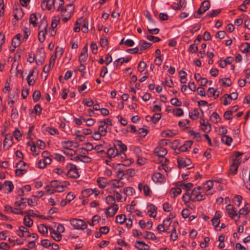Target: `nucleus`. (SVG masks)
I'll return each instance as SVG.
<instances>
[{
    "label": "nucleus",
    "instance_id": "nucleus-1",
    "mask_svg": "<svg viewBox=\"0 0 250 250\" xmlns=\"http://www.w3.org/2000/svg\"><path fill=\"white\" fill-rule=\"evenodd\" d=\"M48 24L45 20H42L41 24L39 26V32L38 34V39L40 42H43L45 40V36L47 32Z\"/></svg>",
    "mask_w": 250,
    "mask_h": 250
},
{
    "label": "nucleus",
    "instance_id": "nucleus-2",
    "mask_svg": "<svg viewBox=\"0 0 250 250\" xmlns=\"http://www.w3.org/2000/svg\"><path fill=\"white\" fill-rule=\"evenodd\" d=\"M201 187L195 188L190 193V199L192 202L201 201L205 199V195L200 193Z\"/></svg>",
    "mask_w": 250,
    "mask_h": 250
},
{
    "label": "nucleus",
    "instance_id": "nucleus-3",
    "mask_svg": "<svg viewBox=\"0 0 250 250\" xmlns=\"http://www.w3.org/2000/svg\"><path fill=\"white\" fill-rule=\"evenodd\" d=\"M70 223L77 229H84L86 228V223L81 219H72L70 220Z\"/></svg>",
    "mask_w": 250,
    "mask_h": 250
},
{
    "label": "nucleus",
    "instance_id": "nucleus-4",
    "mask_svg": "<svg viewBox=\"0 0 250 250\" xmlns=\"http://www.w3.org/2000/svg\"><path fill=\"white\" fill-rule=\"evenodd\" d=\"M69 170L67 173V176L74 179L78 178L80 174L76 166L72 164H69Z\"/></svg>",
    "mask_w": 250,
    "mask_h": 250
},
{
    "label": "nucleus",
    "instance_id": "nucleus-5",
    "mask_svg": "<svg viewBox=\"0 0 250 250\" xmlns=\"http://www.w3.org/2000/svg\"><path fill=\"white\" fill-rule=\"evenodd\" d=\"M13 137L10 134L5 135V139L3 141V149L5 150H8L13 144Z\"/></svg>",
    "mask_w": 250,
    "mask_h": 250
},
{
    "label": "nucleus",
    "instance_id": "nucleus-6",
    "mask_svg": "<svg viewBox=\"0 0 250 250\" xmlns=\"http://www.w3.org/2000/svg\"><path fill=\"white\" fill-rule=\"evenodd\" d=\"M118 206L117 204L110 206L106 208L105 214L107 216L113 217L118 210Z\"/></svg>",
    "mask_w": 250,
    "mask_h": 250
},
{
    "label": "nucleus",
    "instance_id": "nucleus-7",
    "mask_svg": "<svg viewBox=\"0 0 250 250\" xmlns=\"http://www.w3.org/2000/svg\"><path fill=\"white\" fill-rule=\"evenodd\" d=\"M167 153V149L162 146H158L154 150V153L160 158H163Z\"/></svg>",
    "mask_w": 250,
    "mask_h": 250
},
{
    "label": "nucleus",
    "instance_id": "nucleus-8",
    "mask_svg": "<svg viewBox=\"0 0 250 250\" xmlns=\"http://www.w3.org/2000/svg\"><path fill=\"white\" fill-rule=\"evenodd\" d=\"M210 7V1L209 0H205L202 2L200 7L198 10V14H202L209 9Z\"/></svg>",
    "mask_w": 250,
    "mask_h": 250
},
{
    "label": "nucleus",
    "instance_id": "nucleus-9",
    "mask_svg": "<svg viewBox=\"0 0 250 250\" xmlns=\"http://www.w3.org/2000/svg\"><path fill=\"white\" fill-rule=\"evenodd\" d=\"M32 211V210H29L27 211L26 213H27V215L24 216L23 219V223L24 225L28 228L32 227L33 224V220L30 217V212Z\"/></svg>",
    "mask_w": 250,
    "mask_h": 250
},
{
    "label": "nucleus",
    "instance_id": "nucleus-10",
    "mask_svg": "<svg viewBox=\"0 0 250 250\" xmlns=\"http://www.w3.org/2000/svg\"><path fill=\"white\" fill-rule=\"evenodd\" d=\"M75 161H81L84 163H88L91 162V158L86 155H80L75 157L74 158L71 159Z\"/></svg>",
    "mask_w": 250,
    "mask_h": 250
},
{
    "label": "nucleus",
    "instance_id": "nucleus-11",
    "mask_svg": "<svg viewBox=\"0 0 250 250\" xmlns=\"http://www.w3.org/2000/svg\"><path fill=\"white\" fill-rule=\"evenodd\" d=\"M3 188L5 189V192L9 193L12 192L14 188L13 184L10 181H6L3 184Z\"/></svg>",
    "mask_w": 250,
    "mask_h": 250
},
{
    "label": "nucleus",
    "instance_id": "nucleus-12",
    "mask_svg": "<svg viewBox=\"0 0 250 250\" xmlns=\"http://www.w3.org/2000/svg\"><path fill=\"white\" fill-rule=\"evenodd\" d=\"M147 208H149L147 213L150 217L155 218L156 216V211L157 207H156L152 204H149L147 206Z\"/></svg>",
    "mask_w": 250,
    "mask_h": 250
},
{
    "label": "nucleus",
    "instance_id": "nucleus-13",
    "mask_svg": "<svg viewBox=\"0 0 250 250\" xmlns=\"http://www.w3.org/2000/svg\"><path fill=\"white\" fill-rule=\"evenodd\" d=\"M50 231L51 237L56 241H60L62 239V235L60 233H57L53 228L49 227Z\"/></svg>",
    "mask_w": 250,
    "mask_h": 250
},
{
    "label": "nucleus",
    "instance_id": "nucleus-14",
    "mask_svg": "<svg viewBox=\"0 0 250 250\" xmlns=\"http://www.w3.org/2000/svg\"><path fill=\"white\" fill-rule=\"evenodd\" d=\"M135 247L139 250H148L149 246L144 242L137 241Z\"/></svg>",
    "mask_w": 250,
    "mask_h": 250
},
{
    "label": "nucleus",
    "instance_id": "nucleus-15",
    "mask_svg": "<svg viewBox=\"0 0 250 250\" xmlns=\"http://www.w3.org/2000/svg\"><path fill=\"white\" fill-rule=\"evenodd\" d=\"M177 163L179 167L181 168L189 165L191 164V161L190 159H188L187 161H185L183 159V158L178 157L177 158Z\"/></svg>",
    "mask_w": 250,
    "mask_h": 250
},
{
    "label": "nucleus",
    "instance_id": "nucleus-16",
    "mask_svg": "<svg viewBox=\"0 0 250 250\" xmlns=\"http://www.w3.org/2000/svg\"><path fill=\"white\" fill-rule=\"evenodd\" d=\"M227 210L228 211V214L229 217L231 219H233L235 216L237 215L236 211L234 207H231V205H228L226 207Z\"/></svg>",
    "mask_w": 250,
    "mask_h": 250
},
{
    "label": "nucleus",
    "instance_id": "nucleus-17",
    "mask_svg": "<svg viewBox=\"0 0 250 250\" xmlns=\"http://www.w3.org/2000/svg\"><path fill=\"white\" fill-rule=\"evenodd\" d=\"M151 45L152 43L148 42L145 41H141L140 42V49H139V54H142L143 50L148 48L151 46Z\"/></svg>",
    "mask_w": 250,
    "mask_h": 250
},
{
    "label": "nucleus",
    "instance_id": "nucleus-18",
    "mask_svg": "<svg viewBox=\"0 0 250 250\" xmlns=\"http://www.w3.org/2000/svg\"><path fill=\"white\" fill-rule=\"evenodd\" d=\"M106 154L109 158H111L118 156L119 154V151L116 148L110 147L107 150Z\"/></svg>",
    "mask_w": 250,
    "mask_h": 250
},
{
    "label": "nucleus",
    "instance_id": "nucleus-19",
    "mask_svg": "<svg viewBox=\"0 0 250 250\" xmlns=\"http://www.w3.org/2000/svg\"><path fill=\"white\" fill-rule=\"evenodd\" d=\"M21 38V35L18 34L13 38L11 44L14 48H16L20 45Z\"/></svg>",
    "mask_w": 250,
    "mask_h": 250
},
{
    "label": "nucleus",
    "instance_id": "nucleus-20",
    "mask_svg": "<svg viewBox=\"0 0 250 250\" xmlns=\"http://www.w3.org/2000/svg\"><path fill=\"white\" fill-rule=\"evenodd\" d=\"M98 186L102 188H104L107 185V182L106 178L103 177H99L97 180Z\"/></svg>",
    "mask_w": 250,
    "mask_h": 250
},
{
    "label": "nucleus",
    "instance_id": "nucleus-21",
    "mask_svg": "<svg viewBox=\"0 0 250 250\" xmlns=\"http://www.w3.org/2000/svg\"><path fill=\"white\" fill-rule=\"evenodd\" d=\"M114 146H118L120 149V151L125 152L127 150L126 146L123 144L122 141L120 140H115Z\"/></svg>",
    "mask_w": 250,
    "mask_h": 250
},
{
    "label": "nucleus",
    "instance_id": "nucleus-22",
    "mask_svg": "<svg viewBox=\"0 0 250 250\" xmlns=\"http://www.w3.org/2000/svg\"><path fill=\"white\" fill-rule=\"evenodd\" d=\"M192 144L193 142L191 141H186L184 144H183L180 146L181 150L183 152L188 151V149H189L191 147Z\"/></svg>",
    "mask_w": 250,
    "mask_h": 250
},
{
    "label": "nucleus",
    "instance_id": "nucleus-23",
    "mask_svg": "<svg viewBox=\"0 0 250 250\" xmlns=\"http://www.w3.org/2000/svg\"><path fill=\"white\" fill-rule=\"evenodd\" d=\"M240 50L242 52L247 53L250 52V43H242L240 45Z\"/></svg>",
    "mask_w": 250,
    "mask_h": 250
},
{
    "label": "nucleus",
    "instance_id": "nucleus-24",
    "mask_svg": "<svg viewBox=\"0 0 250 250\" xmlns=\"http://www.w3.org/2000/svg\"><path fill=\"white\" fill-rule=\"evenodd\" d=\"M248 206V203L245 204L244 207L239 210V218H240V215H246L250 212V210Z\"/></svg>",
    "mask_w": 250,
    "mask_h": 250
},
{
    "label": "nucleus",
    "instance_id": "nucleus-25",
    "mask_svg": "<svg viewBox=\"0 0 250 250\" xmlns=\"http://www.w3.org/2000/svg\"><path fill=\"white\" fill-rule=\"evenodd\" d=\"M74 10V6L73 4L70 3L66 5L64 8V12L67 14H70V15H71L73 14Z\"/></svg>",
    "mask_w": 250,
    "mask_h": 250
},
{
    "label": "nucleus",
    "instance_id": "nucleus-26",
    "mask_svg": "<svg viewBox=\"0 0 250 250\" xmlns=\"http://www.w3.org/2000/svg\"><path fill=\"white\" fill-rule=\"evenodd\" d=\"M120 180L121 179H115L112 180V187L113 188H120L123 187L124 186V183L123 182H121Z\"/></svg>",
    "mask_w": 250,
    "mask_h": 250
},
{
    "label": "nucleus",
    "instance_id": "nucleus-27",
    "mask_svg": "<svg viewBox=\"0 0 250 250\" xmlns=\"http://www.w3.org/2000/svg\"><path fill=\"white\" fill-rule=\"evenodd\" d=\"M200 113L198 109H195L192 112H189V117L192 120L197 119Z\"/></svg>",
    "mask_w": 250,
    "mask_h": 250
},
{
    "label": "nucleus",
    "instance_id": "nucleus-28",
    "mask_svg": "<svg viewBox=\"0 0 250 250\" xmlns=\"http://www.w3.org/2000/svg\"><path fill=\"white\" fill-rule=\"evenodd\" d=\"M37 17L36 14L35 13L31 14L29 18V22L30 24H33L34 27L37 26Z\"/></svg>",
    "mask_w": 250,
    "mask_h": 250
},
{
    "label": "nucleus",
    "instance_id": "nucleus-29",
    "mask_svg": "<svg viewBox=\"0 0 250 250\" xmlns=\"http://www.w3.org/2000/svg\"><path fill=\"white\" fill-rule=\"evenodd\" d=\"M145 238L146 239H150V240H157L158 241L159 240L158 238L156 237L155 235L153 232L146 231H145Z\"/></svg>",
    "mask_w": 250,
    "mask_h": 250
},
{
    "label": "nucleus",
    "instance_id": "nucleus-30",
    "mask_svg": "<svg viewBox=\"0 0 250 250\" xmlns=\"http://www.w3.org/2000/svg\"><path fill=\"white\" fill-rule=\"evenodd\" d=\"M135 192V191L134 189L132 187H128L124 189V193L126 196H132Z\"/></svg>",
    "mask_w": 250,
    "mask_h": 250
},
{
    "label": "nucleus",
    "instance_id": "nucleus-31",
    "mask_svg": "<svg viewBox=\"0 0 250 250\" xmlns=\"http://www.w3.org/2000/svg\"><path fill=\"white\" fill-rule=\"evenodd\" d=\"M221 141L222 143L225 144L229 146L232 141V139L231 137L227 135H223L222 137Z\"/></svg>",
    "mask_w": 250,
    "mask_h": 250
},
{
    "label": "nucleus",
    "instance_id": "nucleus-32",
    "mask_svg": "<svg viewBox=\"0 0 250 250\" xmlns=\"http://www.w3.org/2000/svg\"><path fill=\"white\" fill-rule=\"evenodd\" d=\"M126 220V216L125 214L118 215L116 217V222L120 224H123Z\"/></svg>",
    "mask_w": 250,
    "mask_h": 250
},
{
    "label": "nucleus",
    "instance_id": "nucleus-33",
    "mask_svg": "<svg viewBox=\"0 0 250 250\" xmlns=\"http://www.w3.org/2000/svg\"><path fill=\"white\" fill-rule=\"evenodd\" d=\"M182 192V189L180 188H173L171 189L170 193L173 194V198L176 197L178 195L180 194Z\"/></svg>",
    "mask_w": 250,
    "mask_h": 250
},
{
    "label": "nucleus",
    "instance_id": "nucleus-34",
    "mask_svg": "<svg viewBox=\"0 0 250 250\" xmlns=\"http://www.w3.org/2000/svg\"><path fill=\"white\" fill-rule=\"evenodd\" d=\"M189 134L190 135L193 136L194 138L196 139V141L197 142L201 141V140H202V137H201L200 133L196 132H195L194 131H193V130H190L189 132Z\"/></svg>",
    "mask_w": 250,
    "mask_h": 250
},
{
    "label": "nucleus",
    "instance_id": "nucleus-35",
    "mask_svg": "<svg viewBox=\"0 0 250 250\" xmlns=\"http://www.w3.org/2000/svg\"><path fill=\"white\" fill-rule=\"evenodd\" d=\"M38 231L43 235L46 234L48 233V229L44 224H42L41 226H38Z\"/></svg>",
    "mask_w": 250,
    "mask_h": 250
},
{
    "label": "nucleus",
    "instance_id": "nucleus-36",
    "mask_svg": "<svg viewBox=\"0 0 250 250\" xmlns=\"http://www.w3.org/2000/svg\"><path fill=\"white\" fill-rule=\"evenodd\" d=\"M242 197L239 195H235L233 199V202L235 205L239 207L242 202Z\"/></svg>",
    "mask_w": 250,
    "mask_h": 250
},
{
    "label": "nucleus",
    "instance_id": "nucleus-37",
    "mask_svg": "<svg viewBox=\"0 0 250 250\" xmlns=\"http://www.w3.org/2000/svg\"><path fill=\"white\" fill-rule=\"evenodd\" d=\"M40 58L37 59L35 58V60L37 65H41L42 64L43 61L45 59V53L44 52H40Z\"/></svg>",
    "mask_w": 250,
    "mask_h": 250
},
{
    "label": "nucleus",
    "instance_id": "nucleus-38",
    "mask_svg": "<svg viewBox=\"0 0 250 250\" xmlns=\"http://www.w3.org/2000/svg\"><path fill=\"white\" fill-rule=\"evenodd\" d=\"M41 94L40 90H35L33 94V100L34 102H38L41 98Z\"/></svg>",
    "mask_w": 250,
    "mask_h": 250
},
{
    "label": "nucleus",
    "instance_id": "nucleus-39",
    "mask_svg": "<svg viewBox=\"0 0 250 250\" xmlns=\"http://www.w3.org/2000/svg\"><path fill=\"white\" fill-rule=\"evenodd\" d=\"M179 74L180 75V77L181 78L180 83H186V81H187V78H186V76L187 75V73L185 71L181 70L179 72Z\"/></svg>",
    "mask_w": 250,
    "mask_h": 250
},
{
    "label": "nucleus",
    "instance_id": "nucleus-40",
    "mask_svg": "<svg viewBox=\"0 0 250 250\" xmlns=\"http://www.w3.org/2000/svg\"><path fill=\"white\" fill-rule=\"evenodd\" d=\"M155 178L157 181L160 183H163L165 180V176L160 172H156L154 174Z\"/></svg>",
    "mask_w": 250,
    "mask_h": 250
},
{
    "label": "nucleus",
    "instance_id": "nucleus-41",
    "mask_svg": "<svg viewBox=\"0 0 250 250\" xmlns=\"http://www.w3.org/2000/svg\"><path fill=\"white\" fill-rule=\"evenodd\" d=\"M170 103L172 105L176 106H180L182 105V102L177 98H172L170 100Z\"/></svg>",
    "mask_w": 250,
    "mask_h": 250
},
{
    "label": "nucleus",
    "instance_id": "nucleus-42",
    "mask_svg": "<svg viewBox=\"0 0 250 250\" xmlns=\"http://www.w3.org/2000/svg\"><path fill=\"white\" fill-rule=\"evenodd\" d=\"M105 201L107 204H110L111 206L114 205V204H116L115 203V199L114 197L111 195H108L106 197L105 199Z\"/></svg>",
    "mask_w": 250,
    "mask_h": 250
},
{
    "label": "nucleus",
    "instance_id": "nucleus-43",
    "mask_svg": "<svg viewBox=\"0 0 250 250\" xmlns=\"http://www.w3.org/2000/svg\"><path fill=\"white\" fill-rule=\"evenodd\" d=\"M238 167V166L236 165L235 163H231L229 168L230 173L233 175L235 174L237 172Z\"/></svg>",
    "mask_w": 250,
    "mask_h": 250
},
{
    "label": "nucleus",
    "instance_id": "nucleus-44",
    "mask_svg": "<svg viewBox=\"0 0 250 250\" xmlns=\"http://www.w3.org/2000/svg\"><path fill=\"white\" fill-rule=\"evenodd\" d=\"M172 112L174 115L177 117L181 116L184 114L183 110L181 108H177L173 109Z\"/></svg>",
    "mask_w": 250,
    "mask_h": 250
},
{
    "label": "nucleus",
    "instance_id": "nucleus-45",
    "mask_svg": "<svg viewBox=\"0 0 250 250\" xmlns=\"http://www.w3.org/2000/svg\"><path fill=\"white\" fill-rule=\"evenodd\" d=\"M88 54L81 53L80 54L79 57V62L80 63L85 62L87 59Z\"/></svg>",
    "mask_w": 250,
    "mask_h": 250
},
{
    "label": "nucleus",
    "instance_id": "nucleus-46",
    "mask_svg": "<svg viewBox=\"0 0 250 250\" xmlns=\"http://www.w3.org/2000/svg\"><path fill=\"white\" fill-rule=\"evenodd\" d=\"M146 64L144 61H141L138 66V71L140 72H142L145 70L146 68Z\"/></svg>",
    "mask_w": 250,
    "mask_h": 250
},
{
    "label": "nucleus",
    "instance_id": "nucleus-47",
    "mask_svg": "<svg viewBox=\"0 0 250 250\" xmlns=\"http://www.w3.org/2000/svg\"><path fill=\"white\" fill-rule=\"evenodd\" d=\"M82 193L84 197H88L93 194V191L91 188H87L83 190Z\"/></svg>",
    "mask_w": 250,
    "mask_h": 250
},
{
    "label": "nucleus",
    "instance_id": "nucleus-48",
    "mask_svg": "<svg viewBox=\"0 0 250 250\" xmlns=\"http://www.w3.org/2000/svg\"><path fill=\"white\" fill-rule=\"evenodd\" d=\"M233 111L231 110L226 111L224 114V117L226 120H230L232 118Z\"/></svg>",
    "mask_w": 250,
    "mask_h": 250
},
{
    "label": "nucleus",
    "instance_id": "nucleus-49",
    "mask_svg": "<svg viewBox=\"0 0 250 250\" xmlns=\"http://www.w3.org/2000/svg\"><path fill=\"white\" fill-rule=\"evenodd\" d=\"M176 216V214L175 213H170L168 216V217L165 219L164 221H163V223H166V222H168V226L170 225L171 223V220L172 219L175 218Z\"/></svg>",
    "mask_w": 250,
    "mask_h": 250
},
{
    "label": "nucleus",
    "instance_id": "nucleus-50",
    "mask_svg": "<svg viewBox=\"0 0 250 250\" xmlns=\"http://www.w3.org/2000/svg\"><path fill=\"white\" fill-rule=\"evenodd\" d=\"M163 209L166 212H169L172 209V207L167 202H165L163 205Z\"/></svg>",
    "mask_w": 250,
    "mask_h": 250
},
{
    "label": "nucleus",
    "instance_id": "nucleus-51",
    "mask_svg": "<svg viewBox=\"0 0 250 250\" xmlns=\"http://www.w3.org/2000/svg\"><path fill=\"white\" fill-rule=\"evenodd\" d=\"M221 11V9L217 10H213L211 12L208 14L207 16L210 18L216 17Z\"/></svg>",
    "mask_w": 250,
    "mask_h": 250
},
{
    "label": "nucleus",
    "instance_id": "nucleus-52",
    "mask_svg": "<svg viewBox=\"0 0 250 250\" xmlns=\"http://www.w3.org/2000/svg\"><path fill=\"white\" fill-rule=\"evenodd\" d=\"M51 186L53 189H56L60 188L61 186V182L58 180H53L50 182Z\"/></svg>",
    "mask_w": 250,
    "mask_h": 250
},
{
    "label": "nucleus",
    "instance_id": "nucleus-53",
    "mask_svg": "<svg viewBox=\"0 0 250 250\" xmlns=\"http://www.w3.org/2000/svg\"><path fill=\"white\" fill-rule=\"evenodd\" d=\"M186 4L185 3L184 0H180L177 6H173L172 8L174 10H181L183 7H185Z\"/></svg>",
    "mask_w": 250,
    "mask_h": 250
},
{
    "label": "nucleus",
    "instance_id": "nucleus-54",
    "mask_svg": "<svg viewBox=\"0 0 250 250\" xmlns=\"http://www.w3.org/2000/svg\"><path fill=\"white\" fill-rule=\"evenodd\" d=\"M201 129L205 132L208 133L211 131V127L208 123H207L206 125L202 126Z\"/></svg>",
    "mask_w": 250,
    "mask_h": 250
},
{
    "label": "nucleus",
    "instance_id": "nucleus-55",
    "mask_svg": "<svg viewBox=\"0 0 250 250\" xmlns=\"http://www.w3.org/2000/svg\"><path fill=\"white\" fill-rule=\"evenodd\" d=\"M13 135L15 138L18 141H19L20 140V138L21 137V133L20 131L18 129V128H16L15 129V131L13 132Z\"/></svg>",
    "mask_w": 250,
    "mask_h": 250
},
{
    "label": "nucleus",
    "instance_id": "nucleus-56",
    "mask_svg": "<svg viewBox=\"0 0 250 250\" xmlns=\"http://www.w3.org/2000/svg\"><path fill=\"white\" fill-rule=\"evenodd\" d=\"M125 170L121 167H120L117 173V177L120 179H123V176L125 175Z\"/></svg>",
    "mask_w": 250,
    "mask_h": 250
},
{
    "label": "nucleus",
    "instance_id": "nucleus-57",
    "mask_svg": "<svg viewBox=\"0 0 250 250\" xmlns=\"http://www.w3.org/2000/svg\"><path fill=\"white\" fill-rule=\"evenodd\" d=\"M60 18L59 17H56L55 19L52 20L51 23V27L53 29H55L57 26L58 23L60 22Z\"/></svg>",
    "mask_w": 250,
    "mask_h": 250
},
{
    "label": "nucleus",
    "instance_id": "nucleus-58",
    "mask_svg": "<svg viewBox=\"0 0 250 250\" xmlns=\"http://www.w3.org/2000/svg\"><path fill=\"white\" fill-rule=\"evenodd\" d=\"M102 136H103V134L100 132V131H95L93 133V136L92 137L93 139L95 140H100Z\"/></svg>",
    "mask_w": 250,
    "mask_h": 250
},
{
    "label": "nucleus",
    "instance_id": "nucleus-59",
    "mask_svg": "<svg viewBox=\"0 0 250 250\" xmlns=\"http://www.w3.org/2000/svg\"><path fill=\"white\" fill-rule=\"evenodd\" d=\"M196 44H192L189 45L188 48V51L191 52L192 53H195L197 52L198 50V48L197 45H195Z\"/></svg>",
    "mask_w": 250,
    "mask_h": 250
},
{
    "label": "nucleus",
    "instance_id": "nucleus-60",
    "mask_svg": "<svg viewBox=\"0 0 250 250\" xmlns=\"http://www.w3.org/2000/svg\"><path fill=\"white\" fill-rule=\"evenodd\" d=\"M161 115L160 113H155L154 114L153 116H152V122L154 124H156L158 121L161 119Z\"/></svg>",
    "mask_w": 250,
    "mask_h": 250
},
{
    "label": "nucleus",
    "instance_id": "nucleus-61",
    "mask_svg": "<svg viewBox=\"0 0 250 250\" xmlns=\"http://www.w3.org/2000/svg\"><path fill=\"white\" fill-rule=\"evenodd\" d=\"M146 38L149 41H152L154 42H157L161 41V39L159 37H155L152 35H147Z\"/></svg>",
    "mask_w": 250,
    "mask_h": 250
},
{
    "label": "nucleus",
    "instance_id": "nucleus-62",
    "mask_svg": "<svg viewBox=\"0 0 250 250\" xmlns=\"http://www.w3.org/2000/svg\"><path fill=\"white\" fill-rule=\"evenodd\" d=\"M27 172L26 169L19 168L15 170V174L17 176H21Z\"/></svg>",
    "mask_w": 250,
    "mask_h": 250
},
{
    "label": "nucleus",
    "instance_id": "nucleus-63",
    "mask_svg": "<svg viewBox=\"0 0 250 250\" xmlns=\"http://www.w3.org/2000/svg\"><path fill=\"white\" fill-rule=\"evenodd\" d=\"M147 132L148 131L147 129L144 128H140L138 129V133L140 134L141 137H145L146 135Z\"/></svg>",
    "mask_w": 250,
    "mask_h": 250
},
{
    "label": "nucleus",
    "instance_id": "nucleus-64",
    "mask_svg": "<svg viewBox=\"0 0 250 250\" xmlns=\"http://www.w3.org/2000/svg\"><path fill=\"white\" fill-rule=\"evenodd\" d=\"M34 111L37 115H40L41 114L42 108L40 104H37L35 105Z\"/></svg>",
    "mask_w": 250,
    "mask_h": 250
}]
</instances>
